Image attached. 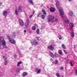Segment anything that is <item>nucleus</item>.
Segmentation results:
<instances>
[{
  "label": "nucleus",
  "mask_w": 77,
  "mask_h": 77,
  "mask_svg": "<svg viewBox=\"0 0 77 77\" xmlns=\"http://www.w3.org/2000/svg\"><path fill=\"white\" fill-rule=\"evenodd\" d=\"M62 47L64 49H66V47L65 45L63 44L62 45Z\"/></svg>",
  "instance_id": "nucleus-24"
},
{
  "label": "nucleus",
  "mask_w": 77,
  "mask_h": 77,
  "mask_svg": "<svg viewBox=\"0 0 77 77\" xmlns=\"http://www.w3.org/2000/svg\"><path fill=\"white\" fill-rule=\"evenodd\" d=\"M13 36L14 37V38H15V37H16V35L15 34H14L13 35Z\"/></svg>",
  "instance_id": "nucleus-43"
},
{
  "label": "nucleus",
  "mask_w": 77,
  "mask_h": 77,
  "mask_svg": "<svg viewBox=\"0 0 77 77\" xmlns=\"http://www.w3.org/2000/svg\"><path fill=\"white\" fill-rule=\"evenodd\" d=\"M27 73L26 72H23V74H22L23 76L24 77L25 76H26V75H27Z\"/></svg>",
  "instance_id": "nucleus-14"
},
{
  "label": "nucleus",
  "mask_w": 77,
  "mask_h": 77,
  "mask_svg": "<svg viewBox=\"0 0 77 77\" xmlns=\"http://www.w3.org/2000/svg\"><path fill=\"white\" fill-rule=\"evenodd\" d=\"M15 13L16 14L18 15V12H17V11H16L15 12Z\"/></svg>",
  "instance_id": "nucleus-37"
},
{
  "label": "nucleus",
  "mask_w": 77,
  "mask_h": 77,
  "mask_svg": "<svg viewBox=\"0 0 77 77\" xmlns=\"http://www.w3.org/2000/svg\"><path fill=\"white\" fill-rule=\"evenodd\" d=\"M41 71V69H39V70L37 71V73H38V74H39Z\"/></svg>",
  "instance_id": "nucleus-30"
},
{
  "label": "nucleus",
  "mask_w": 77,
  "mask_h": 77,
  "mask_svg": "<svg viewBox=\"0 0 77 77\" xmlns=\"http://www.w3.org/2000/svg\"><path fill=\"white\" fill-rule=\"evenodd\" d=\"M63 51H64L65 54H66V53H67V52H66V51H65V50H63Z\"/></svg>",
  "instance_id": "nucleus-36"
},
{
  "label": "nucleus",
  "mask_w": 77,
  "mask_h": 77,
  "mask_svg": "<svg viewBox=\"0 0 77 77\" xmlns=\"http://www.w3.org/2000/svg\"><path fill=\"white\" fill-rule=\"evenodd\" d=\"M57 62H58V61L57 60H56L55 61V63L56 65H57Z\"/></svg>",
  "instance_id": "nucleus-32"
},
{
  "label": "nucleus",
  "mask_w": 77,
  "mask_h": 77,
  "mask_svg": "<svg viewBox=\"0 0 77 77\" xmlns=\"http://www.w3.org/2000/svg\"><path fill=\"white\" fill-rule=\"evenodd\" d=\"M0 44H1L0 46V49H3L6 46V42L3 38L2 37H0Z\"/></svg>",
  "instance_id": "nucleus-1"
},
{
  "label": "nucleus",
  "mask_w": 77,
  "mask_h": 77,
  "mask_svg": "<svg viewBox=\"0 0 77 77\" xmlns=\"http://www.w3.org/2000/svg\"><path fill=\"white\" fill-rule=\"evenodd\" d=\"M76 48V46L75 45H74V48L75 49Z\"/></svg>",
  "instance_id": "nucleus-45"
},
{
  "label": "nucleus",
  "mask_w": 77,
  "mask_h": 77,
  "mask_svg": "<svg viewBox=\"0 0 77 77\" xmlns=\"http://www.w3.org/2000/svg\"><path fill=\"white\" fill-rule=\"evenodd\" d=\"M39 15H40V14H38L37 15V17H39Z\"/></svg>",
  "instance_id": "nucleus-48"
},
{
  "label": "nucleus",
  "mask_w": 77,
  "mask_h": 77,
  "mask_svg": "<svg viewBox=\"0 0 77 77\" xmlns=\"http://www.w3.org/2000/svg\"><path fill=\"white\" fill-rule=\"evenodd\" d=\"M60 15L62 17H63V15L64 14L63 11V9H62V8H60Z\"/></svg>",
  "instance_id": "nucleus-5"
},
{
  "label": "nucleus",
  "mask_w": 77,
  "mask_h": 77,
  "mask_svg": "<svg viewBox=\"0 0 77 77\" xmlns=\"http://www.w3.org/2000/svg\"><path fill=\"white\" fill-rule=\"evenodd\" d=\"M17 56L16 55H15L14 56V57H15V58H16V57H17Z\"/></svg>",
  "instance_id": "nucleus-44"
},
{
  "label": "nucleus",
  "mask_w": 77,
  "mask_h": 77,
  "mask_svg": "<svg viewBox=\"0 0 77 77\" xmlns=\"http://www.w3.org/2000/svg\"><path fill=\"white\" fill-rule=\"evenodd\" d=\"M72 62H70L71 65V66H73V65H72Z\"/></svg>",
  "instance_id": "nucleus-38"
},
{
  "label": "nucleus",
  "mask_w": 77,
  "mask_h": 77,
  "mask_svg": "<svg viewBox=\"0 0 77 77\" xmlns=\"http://www.w3.org/2000/svg\"><path fill=\"white\" fill-rule=\"evenodd\" d=\"M7 38L8 39H9L10 42H11V43L13 44H15V40L14 39H12V38H10V36H8Z\"/></svg>",
  "instance_id": "nucleus-2"
},
{
  "label": "nucleus",
  "mask_w": 77,
  "mask_h": 77,
  "mask_svg": "<svg viewBox=\"0 0 77 77\" xmlns=\"http://www.w3.org/2000/svg\"><path fill=\"white\" fill-rule=\"evenodd\" d=\"M55 21H58V19H55Z\"/></svg>",
  "instance_id": "nucleus-42"
},
{
  "label": "nucleus",
  "mask_w": 77,
  "mask_h": 77,
  "mask_svg": "<svg viewBox=\"0 0 77 77\" xmlns=\"http://www.w3.org/2000/svg\"><path fill=\"white\" fill-rule=\"evenodd\" d=\"M38 69H39L38 68H36L35 71H38Z\"/></svg>",
  "instance_id": "nucleus-35"
},
{
  "label": "nucleus",
  "mask_w": 77,
  "mask_h": 77,
  "mask_svg": "<svg viewBox=\"0 0 77 77\" xmlns=\"http://www.w3.org/2000/svg\"><path fill=\"white\" fill-rule=\"evenodd\" d=\"M45 16L44 15L42 14V19H43V20H45Z\"/></svg>",
  "instance_id": "nucleus-26"
},
{
  "label": "nucleus",
  "mask_w": 77,
  "mask_h": 77,
  "mask_svg": "<svg viewBox=\"0 0 77 77\" xmlns=\"http://www.w3.org/2000/svg\"><path fill=\"white\" fill-rule=\"evenodd\" d=\"M0 74H1V73H0Z\"/></svg>",
  "instance_id": "nucleus-59"
},
{
  "label": "nucleus",
  "mask_w": 77,
  "mask_h": 77,
  "mask_svg": "<svg viewBox=\"0 0 77 77\" xmlns=\"http://www.w3.org/2000/svg\"><path fill=\"white\" fill-rule=\"evenodd\" d=\"M72 0H68V1H69V2H71V1H72Z\"/></svg>",
  "instance_id": "nucleus-49"
},
{
  "label": "nucleus",
  "mask_w": 77,
  "mask_h": 77,
  "mask_svg": "<svg viewBox=\"0 0 77 77\" xmlns=\"http://www.w3.org/2000/svg\"><path fill=\"white\" fill-rule=\"evenodd\" d=\"M2 4H3V3H2V2L0 3V6H2Z\"/></svg>",
  "instance_id": "nucleus-41"
},
{
  "label": "nucleus",
  "mask_w": 77,
  "mask_h": 77,
  "mask_svg": "<svg viewBox=\"0 0 77 77\" xmlns=\"http://www.w3.org/2000/svg\"><path fill=\"white\" fill-rule=\"evenodd\" d=\"M52 57H54V54L52 53H50L49 54Z\"/></svg>",
  "instance_id": "nucleus-22"
},
{
  "label": "nucleus",
  "mask_w": 77,
  "mask_h": 77,
  "mask_svg": "<svg viewBox=\"0 0 77 77\" xmlns=\"http://www.w3.org/2000/svg\"><path fill=\"white\" fill-rule=\"evenodd\" d=\"M28 2L30 3H31V4H33V2H32V0H28Z\"/></svg>",
  "instance_id": "nucleus-25"
},
{
  "label": "nucleus",
  "mask_w": 77,
  "mask_h": 77,
  "mask_svg": "<svg viewBox=\"0 0 77 77\" xmlns=\"http://www.w3.org/2000/svg\"><path fill=\"white\" fill-rule=\"evenodd\" d=\"M75 74L76 75H77V70H76Z\"/></svg>",
  "instance_id": "nucleus-39"
},
{
  "label": "nucleus",
  "mask_w": 77,
  "mask_h": 77,
  "mask_svg": "<svg viewBox=\"0 0 77 77\" xmlns=\"http://www.w3.org/2000/svg\"><path fill=\"white\" fill-rule=\"evenodd\" d=\"M54 17H52L51 15H48L47 17V19L49 22H50L51 20H53V19Z\"/></svg>",
  "instance_id": "nucleus-3"
},
{
  "label": "nucleus",
  "mask_w": 77,
  "mask_h": 77,
  "mask_svg": "<svg viewBox=\"0 0 77 77\" xmlns=\"http://www.w3.org/2000/svg\"><path fill=\"white\" fill-rule=\"evenodd\" d=\"M5 48H8V47L5 46Z\"/></svg>",
  "instance_id": "nucleus-54"
},
{
  "label": "nucleus",
  "mask_w": 77,
  "mask_h": 77,
  "mask_svg": "<svg viewBox=\"0 0 77 77\" xmlns=\"http://www.w3.org/2000/svg\"><path fill=\"white\" fill-rule=\"evenodd\" d=\"M56 6L58 9H59V8H60V6L59 5V2L58 1H57Z\"/></svg>",
  "instance_id": "nucleus-10"
},
{
  "label": "nucleus",
  "mask_w": 77,
  "mask_h": 77,
  "mask_svg": "<svg viewBox=\"0 0 77 77\" xmlns=\"http://www.w3.org/2000/svg\"><path fill=\"white\" fill-rule=\"evenodd\" d=\"M52 23H53L54 22V21H52Z\"/></svg>",
  "instance_id": "nucleus-56"
},
{
  "label": "nucleus",
  "mask_w": 77,
  "mask_h": 77,
  "mask_svg": "<svg viewBox=\"0 0 77 77\" xmlns=\"http://www.w3.org/2000/svg\"><path fill=\"white\" fill-rule=\"evenodd\" d=\"M35 26H36V27H38V25L36 24L35 25Z\"/></svg>",
  "instance_id": "nucleus-46"
},
{
  "label": "nucleus",
  "mask_w": 77,
  "mask_h": 77,
  "mask_svg": "<svg viewBox=\"0 0 77 77\" xmlns=\"http://www.w3.org/2000/svg\"><path fill=\"white\" fill-rule=\"evenodd\" d=\"M3 15L4 17H6V16H7V11H4L3 12Z\"/></svg>",
  "instance_id": "nucleus-12"
},
{
  "label": "nucleus",
  "mask_w": 77,
  "mask_h": 77,
  "mask_svg": "<svg viewBox=\"0 0 77 77\" xmlns=\"http://www.w3.org/2000/svg\"><path fill=\"white\" fill-rule=\"evenodd\" d=\"M50 60L51 62H52V61H53V60L52 59H51Z\"/></svg>",
  "instance_id": "nucleus-47"
},
{
  "label": "nucleus",
  "mask_w": 77,
  "mask_h": 77,
  "mask_svg": "<svg viewBox=\"0 0 77 77\" xmlns=\"http://www.w3.org/2000/svg\"><path fill=\"white\" fill-rule=\"evenodd\" d=\"M54 57H59V55L58 54H55L54 55Z\"/></svg>",
  "instance_id": "nucleus-27"
},
{
  "label": "nucleus",
  "mask_w": 77,
  "mask_h": 77,
  "mask_svg": "<svg viewBox=\"0 0 77 77\" xmlns=\"http://www.w3.org/2000/svg\"><path fill=\"white\" fill-rule=\"evenodd\" d=\"M63 69V67H61V68H60V70H62Z\"/></svg>",
  "instance_id": "nucleus-34"
},
{
  "label": "nucleus",
  "mask_w": 77,
  "mask_h": 77,
  "mask_svg": "<svg viewBox=\"0 0 77 77\" xmlns=\"http://www.w3.org/2000/svg\"><path fill=\"white\" fill-rule=\"evenodd\" d=\"M32 30H35V29H36V28L35 27V26H33L32 28Z\"/></svg>",
  "instance_id": "nucleus-31"
},
{
  "label": "nucleus",
  "mask_w": 77,
  "mask_h": 77,
  "mask_svg": "<svg viewBox=\"0 0 77 77\" xmlns=\"http://www.w3.org/2000/svg\"><path fill=\"white\" fill-rule=\"evenodd\" d=\"M32 16L31 15L30 16V18H32Z\"/></svg>",
  "instance_id": "nucleus-50"
},
{
  "label": "nucleus",
  "mask_w": 77,
  "mask_h": 77,
  "mask_svg": "<svg viewBox=\"0 0 77 77\" xmlns=\"http://www.w3.org/2000/svg\"><path fill=\"white\" fill-rule=\"evenodd\" d=\"M56 75L57 77H60V75H59V73H57L56 74Z\"/></svg>",
  "instance_id": "nucleus-29"
},
{
  "label": "nucleus",
  "mask_w": 77,
  "mask_h": 77,
  "mask_svg": "<svg viewBox=\"0 0 77 77\" xmlns=\"http://www.w3.org/2000/svg\"><path fill=\"white\" fill-rule=\"evenodd\" d=\"M39 38H40V37H38L36 38V39H37V40H38V41H39Z\"/></svg>",
  "instance_id": "nucleus-33"
},
{
  "label": "nucleus",
  "mask_w": 77,
  "mask_h": 77,
  "mask_svg": "<svg viewBox=\"0 0 77 77\" xmlns=\"http://www.w3.org/2000/svg\"><path fill=\"white\" fill-rule=\"evenodd\" d=\"M69 27L71 29L73 27V23H70L69 25Z\"/></svg>",
  "instance_id": "nucleus-18"
},
{
  "label": "nucleus",
  "mask_w": 77,
  "mask_h": 77,
  "mask_svg": "<svg viewBox=\"0 0 77 77\" xmlns=\"http://www.w3.org/2000/svg\"><path fill=\"white\" fill-rule=\"evenodd\" d=\"M58 53L60 55H61V56H63V54H62V51H61V50H59Z\"/></svg>",
  "instance_id": "nucleus-17"
},
{
  "label": "nucleus",
  "mask_w": 77,
  "mask_h": 77,
  "mask_svg": "<svg viewBox=\"0 0 77 77\" xmlns=\"http://www.w3.org/2000/svg\"><path fill=\"white\" fill-rule=\"evenodd\" d=\"M70 35L72 38H74V32H71Z\"/></svg>",
  "instance_id": "nucleus-16"
},
{
  "label": "nucleus",
  "mask_w": 77,
  "mask_h": 77,
  "mask_svg": "<svg viewBox=\"0 0 77 77\" xmlns=\"http://www.w3.org/2000/svg\"><path fill=\"white\" fill-rule=\"evenodd\" d=\"M3 57L5 59V61L4 63V65H8V60H7V57H6V56H4Z\"/></svg>",
  "instance_id": "nucleus-6"
},
{
  "label": "nucleus",
  "mask_w": 77,
  "mask_h": 77,
  "mask_svg": "<svg viewBox=\"0 0 77 77\" xmlns=\"http://www.w3.org/2000/svg\"><path fill=\"white\" fill-rule=\"evenodd\" d=\"M50 11L51 12H54L55 11V9L53 8H51L50 9Z\"/></svg>",
  "instance_id": "nucleus-13"
},
{
  "label": "nucleus",
  "mask_w": 77,
  "mask_h": 77,
  "mask_svg": "<svg viewBox=\"0 0 77 77\" xmlns=\"http://www.w3.org/2000/svg\"><path fill=\"white\" fill-rule=\"evenodd\" d=\"M42 11L43 12V13L44 14V15H46V11H45V10H44V9H42Z\"/></svg>",
  "instance_id": "nucleus-19"
},
{
  "label": "nucleus",
  "mask_w": 77,
  "mask_h": 77,
  "mask_svg": "<svg viewBox=\"0 0 77 77\" xmlns=\"http://www.w3.org/2000/svg\"><path fill=\"white\" fill-rule=\"evenodd\" d=\"M48 48L50 49L51 50H54V47L52 46H48Z\"/></svg>",
  "instance_id": "nucleus-11"
},
{
  "label": "nucleus",
  "mask_w": 77,
  "mask_h": 77,
  "mask_svg": "<svg viewBox=\"0 0 77 77\" xmlns=\"http://www.w3.org/2000/svg\"><path fill=\"white\" fill-rule=\"evenodd\" d=\"M61 39H62V38L61 37V38H59V39L60 40Z\"/></svg>",
  "instance_id": "nucleus-52"
},
{
  "label": "nucleus",
  "mask_w": 77,
  "mask_h": 77,
  "mask_svg": "<svg viewBox=\"0 0 77 77\" xmlns=\"http://www.w3.org/2000/svg\"><path fill=\"white\" fill-rule=\"evenodd\" d=\"M19 22L20 25L22 26H24V22H23V21L21 20H19Z\"/></svg>",
  "instance_id": "nucleus-9"
},
{
  "label": "nucleus",
  "mask_w": 77,
  "mask_h": 77,
  "mask_svg": "<svg viewBox=\"0 0 77 77\" xmlns=\"http://www.w3.org/2000/svg\"><path fill=\"white\" fill-rule=\"evenodd\" d=\"M18 12H22L23 10H22V7L21 6L19 5L18 7Z\"/></svg>",
  "instance_id": "nucleus-8"
},
{
  "label": "nucleus",
  "mask_w": 77,
  "mask_h": 77,
  "mask_svg": "<svg viewBox=\"0 0 77 77\" xmlns=\"http://www.w3.org/2000/svg\"><path fill=\"white\" fill-rule=\"evenodd\" d=\"M29 25V19H27L26 20V22L25 24V26L26 28H28Z\"/></svg>",
  "instance_id": "nucleus-7"
},
{
  "label": "nucleus",
  "mask_w": 77,
  "mask_h": 77,
  "mask_svg": "<svg viewBox=\"0 0 77 77\" xmlns=\"http://www.w3.org/2000/svg\"><path fill=\"white\" fill-rule=\"evenodd\" d=\"M22 63V62L21 61H20L18 62L17 64V66H19L20 65H21Z\"/></svg>",
  "instance_id": "nucleus-23"
},
{
  "label": "nucleus",
  "mask_w": 77,
  "mask_h": 77,
  "mask_svg": "<svg viewBox=\"0 0 77 77\" xmlns=\"http://www.w3.org/2000/svg\"><path fill=\"white\" fill-rule=\"evenodd\" d=\"M36 32V33H37V34H38V35H39V34L40 30L39 29H37Z\"/></svg>",
  "instance_id": "nucleus-21"
},
{
  "label": "nucleus",
  "mask_w": 77,
  "mask_h": 77,
  "mask_svg": "<svg viewBox=\"0 0 77 77\" xmlns=\"http://www.w3.org/2000/svg\"><path fill=\"white\" fill-rule=\"evenodd\" d=\"M73 12H72V11H70V12H69V14L70 16H71V17H72V16H73Z\"/></svg>",
  "instance_id": "nucleus-15"
},
{
  "label": "nucleus",
  "mask_w": 77,
  "mask_h": 77,
  "mask_svg": "<svg viewBox=\"0 0 77 77\" xmlns=\"http://www.w3.org/2000/svg\"><path fill=\"white\" fill-rule=\"evenodd\" d=\"M15 72H18L20 71V69L19 68H17L15 69Z\"/></svg>",
  "instance_id": "nucleus-20"
},
{
  "label": "nucleus",
  "mask_w": 77,
  "mask_h": 77,
  "mask_svg": "<svg viewBox=\"0 0 77 77\" xmlns=\"http://www.w3.org/2000/svg\"><path fill=\"white\" fill-rule=\"evenodd\" d=\"M61 37V36H60V37Z\"/></svg>",
  "instance_id": "nucleus-58"
},
{
  "label": "nucleus",
  "mask_w": 77,
  "mask_h": 77,
  "mask_svg": "<svg viewBox=\"0 0 77 77\" xmlns=\"http://www.w3.org/2000/svg\"><path fill=\"white\" fill-rule=\"evenodd\" d=\"M14 1H17V0H14Z\"/></svg>",
  "instance_id": "nucleus-57"
},
{
  "label": "nucleus",
  "mask_w": 77,
  "mask_h": 77,
  "mask_svg": "<svg viewBox=\"0 0 77 77\" xmlns=\"http://www.w3.org/2000/svg\"><path fill=\"white\" fill-rule=\"evenodd\" d=\"M13 33L14 34H15V32H14Z\"/></svg>",
  "instance_id": "nucleus-55"
},
{
  "label": "nucleus",
  "mask_w": 77,
  "mask_h": 77,
  "mask_svg": "<svg viewBox=\"0 0 77 77\" xmlns=\"http://www.w3.org/2000/svg\"><path fill=\"white\" fill-rule=\"evenodd\" d=\"M45 27L44 26H42V29H45Z\"/></svg>",
  "instance_id": "nucleus-40"
},
{
  "label": "nucleus",
  "mask_w": 77,
  "mask_h": 77,
  "mask_svg": "<svg viewBox=\"0 0 77 77\" xmlns=\"http://www.w3.org/2000/svg\"><path fill=\"white\" fill-rule=\"evenodd\" d=\"M31 43L32 45H36L38 44V42L36 41V40H34L33 42H31Z\"/></svg>",
  "instance_id": "nucleus-4"
},
{
  "label": "nucleus",
  "mask_w": 77,
  "mask_h": 77,
  "mask_svg": "<svg viewBox=\"0 0 77 77\" xmlns=\"http://www.w3.org/2000/svg\"><path fill=\"white\" fill-rule=\"evenodd\" d=\"M24 32H25V33H26V30H24Z\"/></svg>",
  "instance_id": "nucleus-53"
},
{
  "label": "nucleus",
  "mask_w": 77,
  "mask_h": 77,
  "mask_svg": "<svg viewBox=\"0 0 77 77\" xmlns=\"http://www.w3.org/2000/svg\"><path fill=\"white\" fill-rule=\"evenodd\" d=\"M35 11H33V14H35Z\"/></svg>",
  "instance_id": "nucleus-51"
},
{
  "label": "nucleus",
  "mask_w": 77,
  "mask_h": 77,
  "mask_svg": "<svg viewBox=\"0 0 77 77\" xmlns=\"http://www.w3.org/2000/svg\"><path fill=\"white\" fill-rule=\"evenodd\" d=\"M65 22L66 23H69V20L68 19H66L65 20Z\"/></svg>",
  "instance_id": "nucleus-28"
}]
</instances>
